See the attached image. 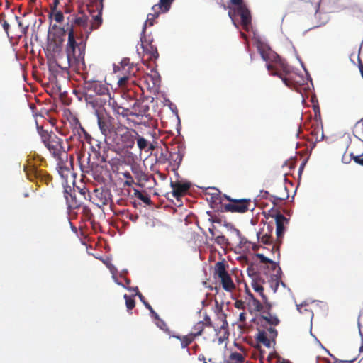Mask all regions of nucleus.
Returning a JSON list of instances; mask_svg holds the SVG:
<instances>
[{
    "mask_svg": "<svg viewBox=\"0 0 363 363\" xmlns=\"http://www.w3.org/2000/svg\"><path fill=\"white\" fill-rule=\"evenodd\" d=\"M104 0H94L87 5V9L91 15L90 26L88 17L80 13L74 18L71 25H67L68 39L66 45V54L69 65L79 63L84 64L86 40L84 34H89L93 30L98 29L102 24V11Z\"/></svg>",
    "mask_w": 363,
    "mask_h": 363,
    "instance_id": "nucleus-1",
    "label": "nucleus"
},
{
    "mask_svg": "<svg viewBox=\"0 0 363 363\" xmlns=\"http://www.w3.org/2000/svg\"><path fill=\"white\" fill-rule=\"evenodd\" d=\"M258 51L262 59L267 62V67L270 74L279 77L286 86L296 89L303 84V77L270 48L260 45L258 46Z\"/></svg>",
    "mask_w": 363,
    "mask_h": 363,
    "instance_id": "nucleus-2",
    "label": "nucleus"
},
{
    "mask_svg": "<svg viewBox=\"0 0 363 363\" xmlns=\"http://www.w3.org/2000/svg\"><path fill=\"white\" fill-rule=\"evenodd\" d=\"M38 133L42 142L52 156L57 160V169L60 177L67 179L72 166V156L69 160L68 153L63 147V140L53 132H48L43 128H38Z\"/></svg>",
    "mask_w": 363,
    "mask_h": 363,
    "instance_id": "nucleus-3",
    "label": "nucleus"
},
{
    "mask_svg": "<svg viewBox=\"0 0 363 363\" xmlns=\"http://www.w3.org/2000/svg\"><path fill=\"white\" fill-rule=\"evenodd\" d=\"M230 3L233 5L228 6L225 9H228V16L231 18L235 25V18L237 16H240L241 18V25L245 30H248L251 24V14L247 5L243 0H230Z\"/></svg>",
    "mask_w": 363,
    "mask_h": 363,
    "instance_id": "nucleus-4",
    "label": "nucleus"
},
{
    "mask_svg": "<svg viewBox=\"0 0 363 363\" xmlns=\"http://www.w3.org/2000/svg\"><path fill=\"white\" fill-rule=\"evenodd\" d=\"M228 267V265L225 264V261L216 262L213 269V277L220 282L225 291L233 292L236 286L226 269Z\"/></svg>",
    "mask_w": 363,
    "mask_h": 363,
    "instance_id": "nucleus-5",
    "label": "nucleus"
},
{
    "mask_svg": "<svg viewBox=\"0 0 363 363\" xmlns=\"http://www.w3.org/2000/svg\"><path fill=\"white\" fill-rule=\"evenodd\" d=\"M83 89L85 99L88 103L94 104L91 101L94 96H102L109 94L108 85L100 81L84 79Z\"/></svg>",
    "mask_w": 363,
    "mask_h": 363,
    "instance_id": "nucleus-6",
    "label": "nucleus"
},
{
    "mask_svg": "<svg viewBox=\"0 0 363 363\" xmlns=\"http://www.w3.org/2000/svg\"><path fill=\"white\" fill-rule=\"evenodd\" d=\"M97 123L101 133L108 137L116 131L114 118L112 117L104 108H98L95 111Z\"/></svg>",
    "mask_w": 363,
    "mask_h": 363,
    "instance_id": "nucleus-7",
    "label": "nucleus"
},
{
    "mask_svg": "<svg viewBox=\"0 0 363 363\" xmlns=\"http://www.w3.org/2000/svg\"><path fill=\"white\" fill-rule=\"evenodd\" d=\"M225 198L230 202L223 206L225 212L244 213L250 210L252 205L250 199H236L227 195H225Z\"/></svg>",
    "mask_w": 363,
    "mask_h": 363,
    "instance_id": "nucleus-8",
    "label": "nucleus"
},
{
    "mask_svg": "<svg viewBox=\"0 0 363 363\" xmlns=\"http://www.w3.org/2000/svg\"><path fill=\"white\" fill-rule=\"evenodd\" d=\"M24 172L29 180L35 181L37 184L40 182L49 185L52 182V178L50 174L38 169L35 164L30 162L24 166Z\"/></svg>",
    "mask_w": 363,
    "mask_h": 363,
    "instance_id": "nucleus-9",
    "label": "nucleus"
},
{
    "mask_svg": "<svg viewBox=\"0 0 363 363\" xmlns=\"http://www.w3.org/2000/svg\"><path fill=\"white\" fill-rule=\"evenodd\" d=\"M273 226L269 223H264V226L257 233V239L263 244L271 247L272 254L277 252V257L279 258V245L277 242L273 243L272 240Z\"/></svg>",
    "mask_w": 363,
    "mask_h": 363,
    "instance_id": "nucleus-10",
    "label": "nucleus"
},
{
    "mask_svg": "<svg viewBox=\"0 0 363 363\" xmlns=\"http://www.w3.org/2000/svg\"><path fill=\"white\" fill-rule=\"evenodd\" d=\"M272 308V303L269 301H266L265 309L257 318L258 326L267 327V325H278L279 324L280 320L277 316L271 313Z\"/></svg>",
    "mask_w": 363,
    "mask_h": 363,
    "instance_id": "nucleus-11",
    "label": "nucleus"
},
{
    "mask_svg": "<svg viewBox=\"0 0 363 363\" xmlns=\"http://www.w3.org/2000/svg\"><path fill=\"white\" fill-rule=\"evenodd\" d=\"M91 199L93 203L99 208L108 204L112 200L111 191L106 188H99L94 190Z\"/></svg>",
    "mask_w": 363,
    "mask_h": 363,
    "instance_id": "nucleus-12",
    "label": "nucleus"
},
{
    "mask_svg": "<svg viewBox=\"0 0 363 363\" xmlns=\"http://www.w3.org/2000/svg\"><path fill=\"white\" fill-rule=\"evenodd\" d=\"M170 186L172 189V196L177 201L178 206H182L181 199L188 193L191 187L190 184L188 182H171Z\"/></svg>",
    "mask_w": 363,
    "mask_h": 363,
    "instance_id": "nucleus-13",
    "label": "nucleus"
},
{
    "mask_svg": "<svg viewBox=\"0 0 363 363\" xmlns=\"http://www.w3.org/2000/svg\"><path fill=\"white\" fill-rule=\"evenodd\" d=\"M140 42L143 57L147 56V60L155 61L159 57V53L157 47L152 44V40H147L144 33L140 38Z\"/></svg>",
    "mask_w": 363,
    "mask_h": 363,
    "instance_id": "nucleus-14",
    "label": "nucleus"
},
{
    "mask_svg": "<svg viewBox=\"0 0 363 363\" xmlns=\"http://www.w3.org/2000/svg\"><path fill=\"white\" fill-rule=\"evenodd\" d=\"M185 153L184 147L177 145L169 151V163L174 167H179L182 162Z\"/></svg>",
    "mask_w": 363,
    "mask_h": 363,
    "instance_id": "nucleus-15",
    "label": "nucleus"
},
{
    "mask_svg": "<svg viewBox=\"0 0 363 363\" xmlns=\"http://www.w3.org/2000/svg\"><path fill=\"white\" fill-rule=\"evenodd\" d=\"M277 242L281 245L284 234L285 225L288 224L289 219L280 213L275 216Z\"/></svg>",
    "mask_w": 363,
    "mask_h": 363,
    "instance_id": "nucleus-16",
    "label": "nucleus"
},
{
    "mask_svg": "<svg viewBox=\"0 0 363 363\" xmlns=\"http://www.w3.org/2000/svg\"><path fill=\"white\" fill-rule=\"evenodd\" d=\"M131 109L132 111L130 110V116H145L147 115L150 107L143 101L135 99L134 104L131 106Z\"/></svg>",
    "mask_w": 363,
    "mask_h": 363,
    "instance_id": "nucleus-17",
    "label": "nucleus"
},
{
    "mask_svg": "<svg viewBox=\"0 0 363 363\" xmlns=\"http://www.w3.org/2000/svg\"><path fill=\"white\" fill-rule=\"evenodd\" d=\"M124 129L126 131L121 135V141L124 147L131 149L134 146L138 132L134 129L128 130L126 127H124Z\"/></svg>",
    "mask_w": 363,
    "mask_h": 363,
    "instance_id": "nucleus-18",
    "label": "nucleus"
},
{
    "mask_svg": "<svg viewBox=\"0 0 363 363\" xmlns=\"http://www.w3.org/2000/svg\"><path fill=\"white\" fill-rule=\"evenodd\" d=\"M257 335L256 337L258 343H261L265 347L269 348L271 347L272 341H274L276 338V333L273 330L268 332V333L264 332V330H257Z\"/></svg>",
    "mask_w": 363,
    "mask_h": 363,
    "instance_id": "nucleus-19",
    "label": "nucleus"
},
{
    "mask_svg": "<svg viewBox=\"0 0 363 363\" xmlns=\"http://www.w3.org/2000/svg\"><path fill=\"white\" fill-rule=\"evenodd\" d=\"M246 292L251 298L248 304L250 310L255 312H260L261 313H263L265 309V302L269 301L268 299L266 298V300H262L263 303H262L259 300L254 297L253 294L248 289L246 290Z\"/></svg>",
    "mask_w": 363,
    "mask_h": 363,
    "instance_id": "nucleus-20",
    "label": "nucleus"
},
{
    "mask_svg": "<svg viewBox=\"0 0 363 363\" xmlns=\"http://www.w3.org/2000/svg\"><path fill=\"white\" fill-rule=\"evenodd\" d=\"M108 105L111 106L116 116H122L123 117H128L130 116V109L119 105L113 98H110Z\"/></svg>",
    "mask_w": 363,
    "mask_h": 363,
    "instance_id": "nucleus-21",
    "label": "nucleus"
},
{
    "mask_svg": "<svg viewBox=\"0 0 363 363\" xmlns=\"http://www.w3.org/2000/svg\"><path fill=\"white\" fill-rule=\"evenodd\" d=\"M289 192L284 184H279L276 186V191L272 197L277 201H284L289 198Z\"/></svg>",
    "mask_w": 363,
    "mask_h": 363,
    "instance_id": "nucleus-22",
    "label": "nucleus"
},
{
    "mask_svg": "<svg viewBox=\"0 0 363 363\" xmlns=\"http://www.w3.org/2000/svg\"><path fill=\"white\" fill-rule=\"evenodd\" d=\"M136 136L135 140L137 146L140 152L144 151L145 152H148L153 150V146L149 140L140 135L138 133Z\"/></svg>",
    "mask_w": 363,
    "mask_h": 363,
    "instance_id": "nucleus-23",
    "label": "nucleus"
},
{
    "mask_svg": "<svg viewBox=\"0 0 363 363\" xmlns=\"http://www.w3.org/2000/svg\"><path fill=\"white\" fill-rule=\"evenodd\" d=\"M264 283V281L263 279H262L259 276H256L255 277H254L252 279L251 286L255 291H257L259 294L262 300H266V298H267V297L264 294V288L262 286V284Z\"/></svg>",
    "mask_w": 363,
    "mask_h": 363,
    "instance_id": "nucleus-24",
    "label": "nucleus"
},
{
    "mask_svg": "<svg viewBox=\"0 0 363 363\" xmlns=\"http://www.w3.org/2000/svg\"><path fill=\"white\" fill-rule=\"evenodd\" d=\"M174 0H160L159 3L152 6V10H157L162 13H166L170 9L171 5Z\"/></svg>",
    "mask_w": 363,
    "mask_h": 363,
    "instance_id": "nucleus-25",
    "label": "nucleus"
},
{
    "mask_svg": "<svg viewBox=\"0 0 363 363\" xmlns=\"http://www.w3.org/2000/svg\"><path fill=\"white\" fill-rule=\"evenodd\" d=\"M152 13H148L147 20L145 21L143 28V34L145 33L147 26H152L154 25L155 20L160 16L162 13L157 10H152Z\"/></svg>",
    "mask_w": 363,
    "mask_h": 363,
    "instance_id": "nucleus-26",
    "label": "nucleus"
},
{
    "mask_svg": "<svg viewBox=\"0 0 363 363\" xmlns=\"http://www.w3.org/2000/svg\"><path fill=\"white\" fill-rule=\"evenodd\" d=\"M205 325L203 323V321H199L196 323L193 327L191 332L190 333V336H193V337H196L202 335L203 331L204 330Z\"/></svg>",
    "mask_w": 363,
    "mask_h": 363,
    "instance_id": "nucleus-27",
    "label": "nucleus"
},
{
    "mask_svg": "<svg viewBox=\"0 0 363 363\" xmlns=\"http://www.w3.org/2000/svg\"><path fill=\"white\" fill-rule=\"evenodd\" d=\"M76 131L79 136V140L82 143L85 140L88 143H91V140L92 139L91 136L84 130V128L81 126L80 124L79 128L76 129Z\"/></svg>",
    "mask_w": 363,
    "mask_h": 363,
    "instance_id": "nucleus-28",
    "label": "nucleus"
},
{
    "mask_svg": "<svg viewBox=\"0 0 363 363\" xmlns=\"http://www.w3.org/2000/svg\"><path fill=\"white\" fill-rule=\"evenodd\" d=\"M227 363H245L244 356L238 352H232L229 356L228 360L225 361Z\"/></svg>",
    "mask_w": 363,
    "mask_h": 363,
    "instance_id": "nucleus-29",
    "label": "nucleus"
},
{
    "mask_svg": "<svg viewBox=\"0 0 363 363\" xmlns=\"http://www.w3.org/2000/svg\"><path fill=\"white\" fill-rule=\"evenodd\" d=\"M134 194L137 198H138L140 200H141L145 204H147V205L151 204L152 201H151L150 196L147 194L141 192L138 189H135Z\"/></svg>",
    "mask_w": 363,
    "mask_h": 363,
    "instance_id": "nucleus-30",
    "label": "nucleus"
},
{
    "mask_svg": "<svg viewBox=\"0 0 363 363\" xmlns=\"http://www.w3.org/2000/svg\"><path fill=\"white\" fill-rule=\"evenodd\" d=\"M267 268H270L272 270L275 272L274 277H279L281 274V269L277 263L273 260H270L268 263Z\"/></svg>",
    "mask_w": 363,
    "mask_h": 363,
    "instance_id": "nucleus-31",
    "label": "nucleus"
},
{
    "mask_svg": "<svg viewBox=\"0 0 363 363\" xmlns=\"http://www.w3.org/2000/svg\"><path fill=\"white\" fill-rule=\"evenodd\" d=\"M157 162L161 164H165L166 162H169V151L166 149L164 151L163 150H161L160 155L157 158Z\"/></svg>",
    "mask_w": 363,
    "mask_h": 363,
    "instance_id": "nucleus-32",
    "label": "nucleus"
},
{
    "mask_svg": "<svg viewBox=\"0 0 363 363\" xmlns=\"http://www.w3.org/2000/svg\"><path fill=\"white\" fill-rule=\"evenodd\" d=\"M50 18H52L57 23H62L64 20V16L61 11H52L50 13Z\"/></svg>",
    "mask_w": 363,
    "mask_h": 363,
    "instance_id": "nucleus-33",
    "label": "nucleus"
},
{
    "mask_svg": "<svg viewBox=\"0 0 363 363\" xmlns=\"http://www.w3.org/2000/svg\"><path fill=\"white\" fill-rule=\"evenodd\" d=\"M281 283L283 285H284V284L281 281V276L279 277H272V280H271V283H270V286L271 288L272 289L273 291L275 293L277 291V290L278 289V287H279V283Z\"/></svg>",
    "mask_w": 363,
    "mask_h": 363,
    "instance_id": "nucleus-34",
    "label": "nucleus"
},
{
    "mask_svg": "<svg viewBox=\"0 0 363 363\" xmlns=\"http://www.w3.org/2000/svg\"><path fill=\"white\" fill-rule=\"evenodd\" d=\"M215 242L220 246H228L229 244L228 240L223 235L216 236L215 238Z\"/></svg>",
    "mask_w": 363,
    "mask_h": 363,
    "instance_id": "nucleus-35",
    "label": "nucleus"
},
{
    "mask_svg": "<svg viewBox=\"0 0 363 363\" xmlns=\"http://www.w3.org/2000/svg\"><path fill=\"white\" fill-rule=\"evenodd\" d=\"M124 298L125 300V305L128 311L132 310L135 306V300L132 297L128 296L127 294L124 295Z\"/></svg>",
    "mask_w": 363,
    "mask_h": 363,
    "instance_id": "nucleus-36",
    "label": "nucleus"
},
{
    "mask_svg": "<svg viewBox=\"0 0 363 363\" xmlns=\"http://www.w3.org/2000/svg\"><path fill=\"white\" fill-rule=\"evenodd\" d=\"M194 339V337H193V336H190V335L184 336L181 339L182 347L185 348V347H188L193 342Z\"/></svg>",
    "mask_w": 363,
    "mask_h": 363,
    "instance_id": "nucleus-37",
    "label": "nucleus"
},
{
    "mask_svg": "<svg viewBox=\"0 0 363 363\" xmlns=\"http://www.w3.org/2000/svg\"><path fill=\"white\" fill-rule=\"evenodd\" d=\"M123 175L125 178H126V180L124 182V186H131L134 184V179L130 173L125 172L123 173Z\"/></svg>",
    "mask_w": 363,
    "mask_h": 363,
    "instance_id": "nucleus-38",
    "label": "nucleus"
},
{
    "mask_svg": "<svg viewBox=\"0 0 363 363\" xmlns=\"http://www.w3.org/2000/svg\"><path fill=\"white\" fill-rule=\"evenodd\" d=\"M218 316V319L222 322L220 328L225 329V328H228V324L226 320V315L220 311H219Z\"/></svg>",
    "mask_w": 363,
    "mask_h": 363,
    "instance_id": "nucleus-39",
    "label": "nucleus"
},
{
    "mask_svg": "<svg viewBox=\"0 0 363 363\" xmlns=\"http://www.w3.org/2000/svg\"><path fill=\"white\" fill-rule=\"evenodd\" d=\"M208 214L209 216L208 221L211 222L212 224L222 223V218L218 215L211 214L209 212H208Z\"/></svg>",
    "mask_w": 363,
    "mask_h": 363,
    "instance_id": "nucleus-40",
    "label": "nucleus"
},
{
    "mask_svg": "<svg viewBox=\"0 0 363 363\" xmlns=\"http://www.w3.org/2000/svg\"><path fill=\"white\" fill-rule=\"evenodd\" d=\"M350 157H352L356 163L363 166V153L359 155H354L352 152H351L350 154Z\"/></svg>",
    "mask_w": 363,
    "mask_h": 363,
    "instance_id": "nucleus-41",
    "label": "nucleus"
},
{
    "mask_svg": "<svg viewBox=\"0 0 363 363\" xmlns=\"http://www.w3.org/2000/svg\"><path fill=\"white\" fill-rule=\"evenodd\" d=\"M277 325H267V327H261V326H258L257 327V330H264V332H265L266 333L269 331H271V330H273L275 333H276V337L277 336V330H276L275 327Z\"/></svg>",
    "mask_w": 363,
    "mask_h": 363,
    "instance_id": "nucleus-42",
    "label": "nucleus"
},
{
    "mask_svg": "<svg viewBox=\"0 0 363 363\" xmlns=\"http://www.w3.org/2000/svg\"><path fill=\"white\" fill-rule=\"evenodd\" d=\"M203 323L204 324L205 327L214 328L210 316L206 313L204 315Z\"/></svg>",
    "mask_w": 363,
    "mask_h": 363,
    "instance_id": "nucleus-43",
    "label": "nucleus"
},
{
    "mask_svg": "<svg viewBox=\"0 0 363 363\" xmlns=\"http://www.w3.org/2000/svg\"><path fill=\"white\" fill-rule=\"evenodd\" d=\"M130 80V78L128 77H121L118 80V85L121 87H125L126 84L128 83V81Z\"/></svg>",
    "mask_w": 363,
    "mask_h": 363,
    "instance_id": "nucleus-44",
    "label": "nucleus"
},
{
    "mask_svg": "<svg viewBox=\"0 0 363 363\" xmlns=\"http://www.w3.org/2000/svg\"><path fill=\"white\" fill-rule=\"evenodd\" d=\"M234 306L238 308V309H240V310H245V303L244 301H241V300H237L235 303H234Z\"/></svg>",
    "mask_w": 363,
    "mask_h": 363,
    "instance_id": "nucleus-45",
    "label": "nucleus"
},
{
    "mask_svg": "<svg viewBox=\"0 0 363 363\" xmlns=\"http://www.w3.org/2000/svg\"><path fill=\"white\" fill-rule=\"evenodd\" d=\"M274 359H276L275 363H278V362H279L280 357L279 356H277L276 354H272V353L269 354V356L267 357V360L270 363H273Z\"/></svg>",
    "mask_w": 363,
    "mask_h": 363,
    "instance_id": "nucleus-46",
    "label": "nucleus"
},
{
    "mask_svg": "<svg viewBox=\"0 0 363 363\" xmlns=\"http://www.w3.org/2000/svg\"><path fill=\"white\" fill-rule=\"evenodd\" d=\"M145 306L147 309L150 310V313L152 314V316L155 319H159L158 314L153 310L152 306L148 303H145Z\"/></svg>",
    "mask_w": 363,
    "mask_h": 363,
    "instance_id": "nucleus-47",
    "label": "nucleus"
},
{
    "mask_svg": "<svg viewBox=\"0 0 363 363\" xmlns=\"http://www.w3.org/2000/svg\"><path fill=\"white\" fill-rule=\"evenodd\" d=\"M256 256H257V257H258L259 259V260L262 263L268 264L269 262V261L271 260L270 259L267 258L264 255L260 254V253H257L256 255Z\"/></svg>",
    "mask_w": 363,
    "mask_h": 363,
    "instance_id": "nucleus-48",
    "label": "nucleus"
},
{
    "mask_svg": "<svg viewBox=\"0 0 363 363\" xmlns=\"http://www.w3.org/2000/svg\"><path fill=\"white\" fill-rule=\"evenodd\" d=\"M135 94L133 91L128 90L126 93H124L123 94V98H128L130 99H135Z\"/></svg>",
    "mask_w": 363,
    "mask_h": 363,
    "instance_id": "nucleus-49",
    "label": "nucleus"
},
{
    "mask_svg": "<svg viewBox=\"0 0 363 363\" xmlns=\"http://www.w3.org/2000/svg\"><path fill=\"white\" fill-rule=\"evenodd\" d=\"M246 320V313L242 312L239 315V321L242 323H245Z\"/></svg>",
    "mask_w": 363,
    "mask_h": 363,
    "instance_id": "nucleus-50",
    "label": "nucleus"
},
{
    "mask_svg": "<svg viewBox=\"0 0 363 363\" xmlns=\"http://www.w3.org/2000/svg\"><path fill=\"white\" fill-rule=\"evenodd\" d=\"M359 330L360 335L362 336V345L359 347V351L362 352L363 351V330L360 327L359 324Z\"/></svg>",
    "mask_w": 363,
    "mask_h": 363,
    "instance_id": "nucleus-51",
    "label": "nucleus"
},
{
    "mask_svg": "<svg viewBox=\"0 0 363 363\" xmlns=\"http://www.w3.org/2000/svg\"><path fill=\"white\" fill-rule=\"evenodd\" d=\"M2 26H3V28H4V30L8 34L9 33V24L8 23V22L6 20H4Z\"/></svg>",
    "mask_w": 363,
    "mask_h": 363,
    "instance_id": "nucleus-52",
    "label": "nucleus"
},
{
    "mask_svg": "<svg viewBox=\"0 0 363 363\" xmlns=\"http://www.w3.org/2000/svg\"><path fill=\"white\" fill-rule=\"evenodd\" d=\"M60 3V0H54L52 5L51 6V11H57V7Z\"/></svg>",
    "mask_w": 363,
    "mask_h": 363,
    "instance_id": "nucleus-53",
    "label": "nucleus"
},
{
    "mask_svg": "<svg viewBox=\"0 0 363 363\" xmlns=\"http://www.w3.org/2000/svg\"><path fill=\"white\" fill-rule=\"evenodd\" d=\"M130 60L128 58H124L122 60L121 64V66L124 68L125 66H128L129 65Z\"/></svg>",
    "mask_w": 363,
    "mask_h": 363,
    "instance_id": "nucleus-54",
    "label": "nucleus"
},
{
    "mask_svg": "<svg viewBox=\"0 0 363 363\" xmlns=\"http://www.w3.org/2000/svg\"><path fill=\"white\" fill-rule=\"evenodd\" d=\"M140 298V300L145 304V303H147L145 301V297L143 296V294L140 292V291H138V294H137Z\"/></svg>",
    "mask_w": 363,
    "mask_h": 363,
    "instance_id": "nucleus-55",
    "label": "nucleus"
},
{
    "mask_svg": "<svg viewBox=\"0 0 363 363\" xmlns=\"http://www.w3.org/2000/svg\"><path fill=\"white\" fill-rule=\"evenodd\" d=\"M351 157L347 158L345 155H343L342 160L344 163L348 164L350 162Z\"/></svg>",
    "mask_w": 363,
    "mask_h": 363,
    "instance_id": "nucleus-56",
    "label": "nucleus"
},
{
    "mask_svg": "<svg viewBox=\"0 0 363 363\" xmlns=\"http://www.w3.org/2000/svg\"><path fill=\"white\" fill-rule=\"evenodd\" d=\"M129 218L132 221L135 222L137 220V219L138 218V216L137 215L134 216V215L131 214V215H130Z\"/></svg>",
    "mask_w": 363,
    "mask_h": 363,
    "instance_id": "nucleus-57",
    "label": "nucleus"
},
{
    "mask_svg": "<svg viewBox=\"0 0 363 363\" xmlns=\"http://www.w3.org/2000/svg\"><path fill=\"white\" fill-rule=\"evenodd\" d=\"M208 230H209V233H211V235L212 236H215V232H214V225H212V227L211 228H208Z\"/></svg>",
    "mask_w": 363,
    "mask_h": 363,
    "instance_id": "nucleus-58",
    "label": "nucleus"
},
{
    "mask_svg": "<svg viewBox=\"0 0 363 363\" xmlns=\"http://www.w3.org/2000/svg\"><path fill=\"white\" fill-rule=\"evenodd\" d=\"M359 71H360V73H361V75L363 78V64L362 62H360L359 65Z\"/></svg>",
    "mask_w": 363,
    "mask_h": 363,
    "instance_id": "nucleus-59",
    "label": "nucleus"
},
{
    "mask_svg": "<svg viewBox=\"0 0 363 363\" xmlns=\"http://www.w3.org/2000/svg\"><path fill=\"white\" fill-rule=\"evenodd\" d=\"M252 249L253 251H257L259 250V246L255 243L252 244Z\"/></svg>",
    "mask_w": 363,
    "mask_h": 363,
    "instance_id": "nucleus-60",
    "label": "nucleus"
},
{
    "mask_svg": "<svg viewBox=\"0 0 363 363\" xmlns=\"http://www.w3.org/2000/svg\"><path fill=\"white\" fill-rule=\"evenodd\" d=\"M16 21H18V26H19L20 27H21V26H23V24H22V22L20 21L19 17L16 16Z\"/></svg>",
    "mask_w": 363,
    "mask_h": 363,
    "instance_id": "nucleus-61",
    "label": "nucleus"
},
{
    "mask_svg": "<svg viewBox=\"0 0 363 363\" xmlns=\"http://www.w3.org/2000/svg\"><path fill=\"white\" fill-rule=\"evenodd\" d=\"M233 230L236 233V234H237V235H240V230H238V229H236V228H233Z\"/></svg>",
    "mask_w": 363,
    "mask_h": 363,
    "instance_id": "nucleus-62",
    "label": "nucleus"
},
{
    "mask_svg": "<svg viewBox=\"0 0 363 363\" xmlns=\"http://www.w3.org/2000/svg\"><path fill=\"white\" fill-rule=\"evenodd\" d=\"M203 357H204L203 354H200V355L199 356V360H200V361H203Z\"/></svg>",
    "mask_w": 363,
    "mask_h": 363,
    "instance_id": "nucleus-63",
    "label": "nucleus"
},
{
    "mask_svg": "<svg viewBox=\"0 0 363 363\" xmlns=\"http://www.w3.org/2000/svg\"><path fill=\"white\" fill-rule=\"evenodd\" d=\"M147 59L146 60H143V64L147 65V67H149V65H147Z\"/></svg>",
    "mask_w": 363,
    "mask_h": 363,
    "instance_id": "nucleus-64",
    "label": "nucleus"
}]
</instances>
